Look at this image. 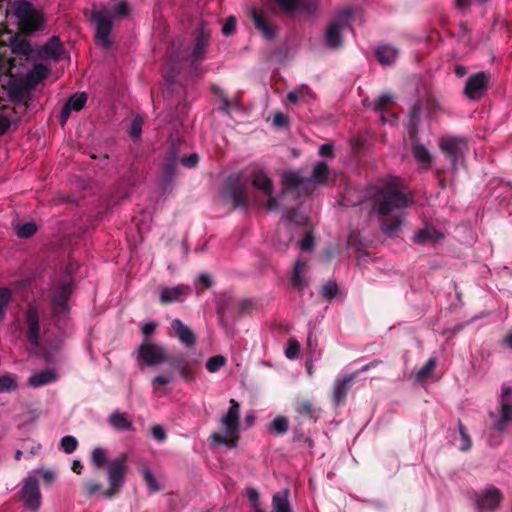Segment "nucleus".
<instances>
[{
	"mask_svg": "<svg viewBox=\"0 0 512 512\" xmlns=\"http://www.w3.org/2000/svg\"><path fill=\"white\" fill-rule=\"evenodd\" d=\"M7 40L14 56L6 58L0 55V103L6 99L20 103L50 71L46 65L37 63V59L56 60L63 49L56 36L42 47L33 48L22 35L0 32V46L6 45Z\"/></svg>",
	"mask_w": 512,
	"mask_h": 512,
	"instance_id": "f257e3e1",
	"label": "nucleus"
},
{
	"mask_svg": "<svg viewBox=\"0 0 512 512\" xmlns=\"http://www.w3.org/2000/svg\"><path fill=\"white\" fill-rule=\"evenodd\" d=\"M373 205L380 217L382 230L392 234L403 223V211L410 202L395 184H388L374 191Z\"/></svg>",
	"mask_w": 512,
	"mask_h": 512,
	"instance_id": "f03ea898",
	"label": "nucleus"
},
{
	"mask_svg": "<svg viewBox=\"0 0 512 512\" xmlns=\"http://www.w3.org/2000/svg\"><path fill=\"white\" fill-rule=\"evenodd\" d=\"M113 8H104L94 10L92 13L93 20L96 25L95 38L97 44L103 48H108L111 44L110 32L114 22L125 18L129 9L124 0H113Z\"/></svg>",
	"mask_w": 512,
	"mask_h": 512,
	"instance_id": "7ed1b4c3",
	"label": "nucleus"
},
{
	"mask_svg": "<svg viewBox=\"0 0 512 512\" xmlns=\"http://www.w3.org/2000/svg\"><path fill=\"white\" fill-rule=\"evenodd\" d=\"M330 176V171L324 162H319L314 166L310 179H304L298 172L288 171L283 174L284 194H292L296 199L302 191H307L310 187L325 184Z\"/></svg>",
	"mask_w": 512,
	"mask_h": 512,
	"instance_id": "20e7f679",
	"label": "nucleus"
},
{
	"mask_svg": "<svg viewBox=\"0 0 512 512\" xmlns=\"http://www.w3.org/2000/svg\"><path fill=\"white\" fill-rule=\"evenodd\" d=\"M240 405L235 399L230 400V407L221 418L223 434L213 433L211 438L218 444L235 447L239 438Z\"/></svg>",
	"mask_w": 512,
	"mask_h": 512,
	"instance_id": "39448f33",
	"label": "nucleus"
},
{
	"mask_svg": "<svg viewBox=\"0 0 512 512\" xmlns=\"http://www.w3.org/2000/svg\"><path fill=\"white\" fill-rule=\"evenodd\" d=\"M12 14L17 19V25L22 31H36L43 24L42 14L26 0L16 1L12 6Z\"/></svg>",
	"mask_w": 512,
	"mask_h": 512,
	"instance_id": "423d86ee",
	"label": "nucleus"
},
{
	"mask_svg": "<svg viewBox=\"0 0 512 512\" xmlns=\"http://www.w3.org/2000/svg\"><path fill=\"white\" fill-rule=\"evenodd\" d=\"M352 18L353 10L351 8L343 9L337 13L324 33V42L328 48L336 49L341 46L343 32L350 29Z\"/></svg>",
	"mask_w": 512,
	"mask_h": 512,
	"instance_id": "0eeeda50",
	"label": "nucleus"
},
{
	"mask_svg": "<svg viewBox=\"0 0 512 512\" xmlns=\"http://www.w3.org/2000/svg\"><path fill=\"white\" fill-rule=\"evenodd\" d=\"M253 186L268 197L266 202V209L269 211H276L284 205V200L287 197L292 198V194H284V191L279 197H273V184L270 177L263 171H258L251 176Z\"/></svg>",
	"mask_w": 512,
	"mask_h": 512,
	"instance_id": "6e6552de",
	"label": "nucleus"
},
{
	"mask_svg": "<svg viewBox=\"0 0 512 512\" xmlns=\"http://www.w3.org/2000/svg\"><path fill=\"white\" fill-rule=\"evenodd\" d=\"M128 466L124 457H119L111 460L107 467V476L109 482V489L103 492L106 498H112L118 489L124 484L125 474Z\"/></svg>",
	"mask_w": 512,
	"mask_h": 512,
	"instance_id": "1a4fd4ad",
	"label": "nucleus"
},
{
	"mask_svg": "<svg viewBox=\"0 0 512 512\" xmlns=\"http://www.w3.org/2000/svg\"><path fill=\"white\" fill-rule=\"evenodd\" d=\"M20 497L24 506L32 512H36L40 508L41 493L35 476H28L24 479Z\"/></svg>",
	"mask_w": 512,
	"mask_h": 512,
	"instance_id": "9d476101",
	"label": "nucleus"
},
{
	"mask_svg": "<svg viewBox=\"0 0 512 512\" xmlns=\"http://www.w3.org/2000/svg\"><path fill=\"white\" fill-rule=\"evenodd\" d=\"M226 193L236 207H245L250 203L247 185L241 175L229 177Z\"/></svg>",
	"mask_w": 512,
	"mask_h": 512,
	"instance_id": "9b49d317",
	"label": "nucleus"
},
{
	"mask_svg": "<svg viewBox=\"0 0 512 512\" xmlns=\"http://www.w3.org/2000/svg\"><path fill=\"white\" fill-rule=\"evenodd\" d=\"M502 501V493L496 487H488L476 498L475 504L478 512H492Z\"/></svg>",
	"mask_w": 512,
	"mask_h": 512,
	"instance_id": "f8f14e48",
	"label": "nucleus"
},
{
	"mask_svg": "<svg viewBox=\"0 0 512 512\" xmlns=\"http://www.w3.org/2000/svg\"><path fill=\"white\" fill-rule=\"evenodd\" d=\"M439 146L453 164H456L467 150L466 141L457 137H442Z\"/></svg>",
	"mask_w": 512,
	"mask_h": 512,
	"instance_id": "ddd939ff",
	"label": "nucleus"
},
{
	"mask_svg": "<svg viewBox=\"0 0 512 512\" xmlns=\"http://www.w3.org/2000/svg\"><path fill=\"white\" fill-rule=\"evenodd\" d=\"M139 357L148 365H159L166 361V355L160 346L145 339L138 349Z\"/></svg>",
	"mask_w": 512,
	"mask_h": 512,
	"instance_id": "4468645a",
	"label": "nucleus"
},
{
	"mask_svg": "<svg viewBox=\"0 0 512 512\" xmlns=\"http://www.w3.org/2000/svg\"><path fill=\"white\" fill-rule=\"evenodd\" d=\"M26 322L28 326V339L34 348H40V334H39V315L37 309L30 305L27 314Z\"/></svg>",
	"mask_w": 512,
	"mask_h": 512,
	"instance_id": "2eb2a0df",
	"label": "nucleus"
},
{
	"mask_svg": "<svg viewBox=\"0 0 512 512\" xmlns=\"http://www.w3.org/2000/svg\"><path fill=\"white\" fill-rule=\"evenodd\" d=\"M486 84L487 78L485 73H476L468 78L465 86V94L470 99H477L483 94Z\"/></svg>",
	"mask_w": 512,
	"mask_h": 512,
	"instance_id": "dca6fc26",
	"label": "nucleus"
},
{
	"mask_svg": "<svg viewBox=\"0 0 512 512\" xmlns=\"http://www.w3.org/2000/svg\"><path fill=\"white\" fill-rule=\"evenodd\" d=\"M190 292L187 285H177L174 287H163L160 291V301L163 304L183 301L184 297Z\"/></svg>",
	"mask_w": 512,
	"mask_h": 512,
	"instance_id": "f3484780",
	"label": "nucleus"
},
{
	"mask_svg": "<svg viewBox=\"0 0 512 512\" xmlns=\"http://www.w3.org/2000/svg\"><path fill=\"white\" fill-rule=\"evenodd\" d=\"M171 327L181 343L187 347H193L196 344L195 334L180 319H174L171 323Z\"/></svg>",
	"mask_w": 512,
	"mask_h": 512,
	"instance_id": "a211bd4d",
	"label": "nucleus"
},
{
	"mask_svg": "<svg viewBox=\"0 0 512 512\" xmlns=\"http://www.w3.org/2000/svg\"><path fill=\"white\" fill-rule=\"evenodd\" d=\"M87 101L85 93L75 94L66 102L61 111V124L64 125L69 118L71 111H80Z\"/></svg>",
	"mask_w": 512,
	"mask_h": 512,
	"instance_id": "6ab92c4d",
	"label": "nucleus"
},
{
	"mask_svg": "<svg viewBox=\"0 0 512 512\" xmlns=\"http://www.w3.org/2000/svg\"><path fill=\"white\" fill-rule=\"evenodd\" d=\"M512 396V389L510 387H503L501 394L502 418L496 423V429L502 431L505 423L512 419V406H510V397Z\"/></svg>",
	"mask_w": 512,
	"mask_h": 512,
	"instance_id": "aec40b11",
	"label": "nucleus"
},
{
	"mask_svg": "<svg viewBox=\"0 0 512 512\" xmlns=\"http://www.w3.org/2000/svg\"><path fill=\"white\" fill-rule=\"evenodd\" d=\"M251 16L256 28L263 34L267 39H272L275 36V28L270 25L265 16L260 13L257 9H251Z\"/></svg>",
	"mask_w": 512,
	"mask_h": 512,
	"instance_id": "412c9836",
	"label": "nucleus"
},
{
	"mask_svg": "<svg viewBox=\"0 0 512 512\" xmlns=\"http://www.w3.org/2000/svg\"><path fill=\"white\" fill-rule=\"evenodd\" d=\"M353 380V375H347L342 379H338L334 385L333 400L336 405H339L345 399Z\"/></svg>",
	"mask_w": 512,
	"mask_h": 512,
	"instance_id": "4be33fe9",
	"label": "nucleus"
},
{
	"mask_svg": "<svg viewBox=\"0 0 512 512\" xmlns=\"http://www.w3.org/2000/svg\"><path fill=\"white\" fill-rule=\"evenodd\" d=\"M376 56L382 65H391L398 56V50L388 44H381L376 49Z\"/></svg>",
	"mask_w": 512,
	"mask_h": 512,
	"instance_id": "5701e85b",
	"label": "nucleus"
},
{
	"mask_svg": "<svg viewBox=\"0 0 512 512\" xmlns=\"http://www.w3.org/2000/svg\"><path fill=\"white\" fill-rule=\"evenodd\" d=\"M57 380V374L50 369L33 374L28 383L32 387H41Z\"/></svg>",
	"mask_w": 512,
	"mask_h": 512,
	"instance_id": "b1692460",
	"label": "nucleus"
},
{
	"mask_svg": "<svg viewBox=\"0 0 512 512\" xmlns=\"http://www.w3.org/2000/svg\"><path fill=\"white\" fill-rule=\"evenodd\" d=\"M412 152L415 160L422 168H430L433 156L423 144H415L412 148Z\"/></svg>",
	"mask_w": 512,
	"mask_h": 512,
	"instance_id": "393cba45",
	"label": "nucleus"
},
{
	"mask_svg": "<svg viewBox=\"0 0 512 512\" xmlns=\"http://www.w3.org/2000/svg\"><path fill=\"white\" fill-rule=\"evenodd\" d=\"M288 497V490L275 493L272 497V512H291Z\"/></svg>",
	"mask_w": 512,
	"mask_h": 512,
	"instance_id": "a878e982",
	"label": "nucleus"
},
{
	"mask_svg": "<svg viewBox=\"0 0 512 512\" xmlns=\"http://www.w3.org/2000/svg\"><path fill=\"white\" fill-rule=\"evenodd\" d=\"M70 292V286L66 285L58 295L54 296L53 309L56 314H64L67 311V301Z\"/></svg>",
	"mask_w": 512,
	"mask_h": 512,
	"instance_id": "bb28decb",
	"label": "nucleus"
},
{
	"mask_svg": "<svg viewBox=\"0 0 512 512\" xmlns=\"http://www.w3.org/2000/svg\"><path fill=\"white\" fill-rule=\"evenodd\" d=\"M306 267H307L306 261L297 260L295 263V266H294V269L292 272L291 282H292V285L297 289H301L305 284L304 273H305Z\"/></svg>",
	"mask_w": 512,
	"mask_h": 512,
	"instance_id": "cd10ccee",
	"label": "nucleus"
},
{
	"mask_svg": "<svg viewBox=\"0 0 512 512\" xmlns=\"http://www.w3.org/2000/svg\"><path fill=\"white\" fill-rule=\"evenodd\" d=\"M287 98L292 103L307 102L313 98V95L306 85H302L299 88L289 92Z\"/></svg>",
	"mask_w": 512,
	"mask_h": 512,
	"instance_id": "c85d7f7f",
	"label": "nucleus"
},
{
	"mask_svg": "<svg viewBox=\"0 0 512 512\" xmlns=\"http://www.w3.org/2000/svg\"><path fill=\"white\" fill-rule=\"evenodd\" d=\"M443 235L438 232L436 229L432 227H426L422 230H420L415 236H414V242L416 243H424L426 241H433L436 242L439 239H441Z\"/></svg>",
	"mask_w": 512,
	"mask_h": 512,
	"instance_id": "c756f323",
	"label": "nucleus"
},
{
	"mask_svg": "<svg viewBox=\"0 0 512 512\" xmlns=\"http://www.w3.org/2000/svg\"><path fill=\"white\" fill-rule=\"evenodd\" d=\"M108 421L116 430H129L132 427V422L127 419L126 415L118 411L112 413Z\"/></svg>",
	"mask_w": 512,
	"mask_h": 512,
	"instance_id": "7c9ffc66",
	"label": "nucleus"
},
{
	"mask_svg": "<svg viewBox=\"0 0 512 512\" xmlns=\"http://www.w3.org/2000/svg\"><path fill=\"white\" fill-rule=\"evenodd\" d=\"M18 386V378L14 374L5 373L0 375V393H9Z\"/></svg>",
	"mask_w": 512,
	"mask_h": 512,
	"instance_id": "2f4dec72",
	"label": "nucleus"
},
{
	"mask_svg": "<svg viewBox=\"0 0 512 512\" xmlns=\"http://www.w3.org/2000/svg\"><path fill=\"white\" fill-rule=\"evenodd\" d=\"M206 47H207V38L202 34L196 39L194 49L192 52L193 59L194 60L201 59L206 53Z\"/></svg>",
	"mask_w": 512,
	"mask_h": 512,
	"instance_id": "473e14b6",
	"label": "nucleus"
},
{
	"mask_svg": "<svg viewBox=\"0 0 512 512\" xmlns=\"http://www.w3.org/2000/svg\"><path fill=\"white\" fill-rule=\"evenodd\" d=\"M2 108L3 112L0 113V136L8 131L12 123L10 116V108L5 104L2 105Z\"/></svg>",
	"mask_w": 512,
	"mask_h": 512,
	"instance_id": "72a5a7b5",
	"label": "nucleus"
},
{
	"mask_svg": "<svg viewBox=\"0 0 512 512\" xmlns=\"http://www.w3.org/2000/svg\"><path fill=\"white\" fill-rule=\"evenodd\" d=\"M37 231V226L33 222L23 223L16 226V234L21 238H28Z\"/></svg>",
	"mask_w": 512,
	"mask_h": 512,
	"instance_id": "f704fd0d",
	"label": "nucleus"
},
{
	"mask_svg": "<svg viewBox=\"0 0 512 512\" xmlns=\"http://www.w3.org/2000/svg\"><path fill=\"white\" fill-rule=\"evenodd\" d=\"M226 364V358L222 355H215L208 359L206 368L209 372L215 373Z\"/></svg>",
	"mask_w": 512,
	"mask_h": 512,
	"instance_id": "c9c22d12",
	"label": "nucleus"
},
{
	"mask_svg": "<svg viewBox=\"0 0 512 512\" xmlns=\"http://www.w3.org/2000/svg\"><path fill=\"white\" fill-rule=\"evenodd\" d=\"M77 446L78 441L74 436H64L60 441L61 449L67 454L73 453L76 450Z\"/></svg>",
	"mask_w": 512,
	"mask_h": 512,
	"instance_id": "e433bc0d",
	"label": "nucleus"
},
{
	"mask_svg": "<svg viewBox=\"0 0 512 512\" xmlns=\"http://www.w3.org/2000/svg\"><path fill=\"white\" fill-rule=\"evenodd\" d=\"M393 99L394 97L390 93H383L373 102V109L375 111H383L392 103Z\"/></svg>",
	"mask_w": 512,
	"mask_h": 512,
	"instance_id": "4c0bfd02",
	"label": "nucleus"
},
{
	"mask_svg": "<svg viewBox=\"0 0 512 512\" xmlns=\"http://www.w3.org/2000/svg\"><path fill=\"white\" fill-rule=\"evenodd\" d=\"M173 380L172 375H158L152 380V388L155 393L162 392L164 387Z\"/></svg>",
	"mask_w": 512,
	"mask_h": 512,
	"instance_id": "58836bf2",
	"label": "nucleus"
},
{
	"mask_svg": "<svg viewBox=\"0 0 512 512\" xmlns=\"http://www.w3.org/2000/svg\"><path fill=\"white\" fill-rule=\"evenodd\" d=\"M11 300V291L7 288H0V321L4 318L6 306Z\"/></svg>",
	"mask_w": 512,
	"mask_h": 512,
	"instance_id": "ea45409f",
	"label": "nucleus"
},
{
	"mask_svg": "<svg viewBox=\"0 0 512 512\" xmlns=\"http://www.w3.org/2000/svg\"><path fill=\"white\" fill-rule=\"evenodd\" d=\"M106 460V451L103 448L97 447L92 451L91 461L97 467L100 468L104 465Z\"/></svg>",
	"mask_w": 512,
	"mask_h": 512,
	"instance_id": "a19ab883",
	"label": "nucleus"
},
{
	"mask_svg": "<svg viewBox=\"0 0 512 512\" xmlns=\"http://www.w3.org/2000/svg\"><path fill=\"white\" fill-rule=\"evenodd\" d=\"M300 354V344L297 340H290L285 350V355L289 359H297Z\"/></svg>",
	"mask_w": 512,
	"mask_h": 512,
	"instance_id": "79ce46f5",
	"label": "nucleus"
},
{
	"mask_svg": "<svg viewBox=\"0 0 512 512\" xmlns=\"http://www.w3.org/2000/svg\"><path fill=\"white\" fill-rule=\"evenodd\" d=\"M436 366V359L434 358H430L426 364L418 370V372L416 373V378L418 380H422L424 378H426L431 372L432 370L435 368Z\"/></svg>",
	"mask_w": 512,
	"mask_h": 512,
	"instance_id": "37998d69",
	"label": "nucleus"
},
{
	"mask_svg": "<svg viewBox=\"0 0 512 512\" xmlns=\"http://www.w3.org/2000/svg\"><path fill=\"white\" fill-rule=\"evenodd\" d=\"M271 427L272 429L279 433V434H283L287 431L288 429V421L285 417L283 416H277L271 423Z\"/></svg>",
	"mask_w": 512,
	"mask_h": 512,
	"instance_id": "c03bdc74",
	"label": "nucleus"
},
{
	"mask_svg": "<svg viewBox=\"0 0 512 512\" xmlns=\"http://www.w3.org/2000/svg\"><path fill=\"white\" fill-rule=\"evenodd\" d=\"M143 118L140 116H136L130 126V136L133 139H138L142 132Z\"/></svg>",
	"mask_w": 512,
	"mask_h": 512,
	"instance_id": "a18cd8bd",
	"label": "nucleus"
},
{
	"mask_svg": "<svg viewBox=\"0 0 512 512\" xmlns=\"http://www.w3.org/2000/svg\"><path fill=\"white\" fill-rule=\"evenodd\" d=\"M273 2L286 12L294 11L300 6V0H273Z\"/></svg>",
	"mask_w": 512,
	"mask_h": 512,
	"instance_id": "49530a36",
	"label": "nucleus"
},
{
	"mask_svg": "<svg viewBox=\"0 0 512 512\" xmlns=\"http://www.w3.org/2000/svg\"><path fill=\"white\" fill-rule=\"evenodd\" d=\"M40 476L42 480L47 484H52L55 480V473L49 469H37L33 471L32 476Z\"/></svg>",
	"mask_w": 512,
	"mask_h": 512,
	"instance_id": "de8ad7c7",
	"label": "nucleus"
},
{
	"mask_svg": "<svg viewBox=\"0 0 512 512\" xmlns=\"http://www.w3.org/2000/svg\"><path fill=\"white\" fill-rule=\"evenodd\" d=\"M143 476H144V480L151 492H156L159 490V485L150 470L145 469L143 471Z\"/></svg>",
	"mask_w": 512,
	"mask_h": 512,
	"instance_id": "09e8293b",
	"label": "nucleus"
},
{
	"mask_svg": "<svg viewBox=\"0 0 512 512\" xmlns=\"http://www.w3.org/2000/svg\"><path fill=\"white\" fill-rule=\"evenodd\" d=\"M459 432H460V439H461L460 450L467 451L471 447V440H470L468 434L464 431V427L461 423H459Z\"/></svg>",
	"mask_w": 512,
	"mask_h": 512,
	"instance_id": "8fccbe9b",
	"label": "nucleus"
},
{
	"mask_svg": "<svg viewBox=\"0 0 512 512\" xmlns=\"http://www.w3.org/2000/svg\"><path fill=\"white\" fill-rule=\"evenodd\" d=\"M337 291H338V287H337V284L334 283V282H328L322 289V294L328 298V299H331L333 298L336 294H337Z\"/></svg>",
	"mask_w": 512,
	"mask_h": 512,
	"instance_id": "3c124183",
	"label": "nucleus"
},
{
	"mask_svg": "<svg viewBox=\"0 0 512 512\" xmlns=\"http://www.w3.org/2000/svg\"><path fill=\"white\" fill-rule=\"evenodd\" d=\"M299 246L302 250L311 251L314 248V238L311 233H307L300 241Z\"/></svg>",
	"mask_w": 512,
	"mask_h": 512,
	"instance_id": "603ef678",
	"label": "nucleus"
},
{
	"mask_svg": "<svg viewBox=\"0 0 512 512\" xmlns=\"http://www.w3.org/2000/svg\"><path fill=\"white\" fill-rule=\"evenodd\" d=\"M248 499L252 508L260 507L259 492L254 488H249L247 491Z\"/></svg>",
	"mask_w": 512,
	"mask_h": 512,
	"instance_id": "864d4df0",
	"label": "nucleus"
},
{
	"mask_svg": "<svg viewBox=\"0 0 512 512\" xmlns=\"http://www.w3.org/2000/svg\"><path fill=\"white\" fill-rule=\"evenodd\" d=\"M235 28H236V19L234 17H229L222 27V32L224 35H230L235 31Z\"/></svg>",
	"mask_w": 512,
	"mask_h": 512,
	"instance_id": "5fc2aeb1",
	"label": "nucleus"
},
{
	"mask_svg": "<svg viewBox=\"0 0 512 512\" xmlns=\"http://www.w3.org/2000/svg\"><path fill=\"white\" fill-rule=\"evenodd\" d=\"M100 489L101 486L98 483L88 482L85 484V494L89 497L99 492Z\"/></svg>",
	"mask_w": 512,
	"mask_h": 512,
	"instance_id": "6e6d98bb",
	"label": "nucleus"
},
{
	"mask_svg": "<svg viewBox=\"0 0 512 512\" xmlns=\"http://www.w3.org/2000/svg\"><path fill=\"white\" fill-rule=\"evenodd\" d=\"M153 437L159 441H163L166 438V433L163 428L159 425H155L151 429Z\"/></svg>",
	"mask_w": 512,
	"mask_h": 512,
	"instance_id": "4d7b16f0",
	"label": "nucleus"
},
{
	"mask_svg": "<svg viewBox=\"0 0 512 512\" xmlns=\"http://www.w3.org/2000/svg\"><path fill=\"white\" fill-rule=\"evenodd\" d=\"M181 162H182V164L184 166L192 168L198 162V155L197 154H191L190 156L182 158Z\"/></svg>",
	"mask_w": 512,
	"mask_h": 512,
	"instance_id": "13d9d810",
	"label": "nucleus"
},
{
	"mask_svg": "<svg viewBox=\"0 0 512 512\" xmlns=\"http://www.w3.org/2000/svg\"><path fill=\"white\" fill-rule=\"evenodd\" d=\"M287 122V118L285 115H283L282 113H277L275 114L274 118H273V124L277 127H280V126H283L285 125Z\"/></svg>",
	"mask_w": 512,
	"mask_h": 512,
	"instance_id": "bf43d9fd",
	"label": "nucleus"
},
{
	"mask_svg": "<svg viewBox=\"0 0 512 512\" xmlns=\"http://www.w3.org/2000/svg\"><path fill=\"white\" fill-rule=\"evenodd\" d=\"M155 328H156V324L153 322H150V323L144 324L142 326L141 330H142L143 334L149 335L154 332Z\"/></svg>",
	"mask_w": 512,
	"mask_h": 512,
	"instance_id": "052dcab7",
	"label": "nucleus"
},
{
	"mask_svg": "<svg viewBox=\"0 0 512 512\" xmlns=\"http://www.w3.org/2000/svg\"><path fill=\"white\" fill-rule=\"evenodd\" d=\"M299 411H300L301 413H305V414L311 415V414H312L313 409H312V406H311V404H310V403L305 402V403H302V404L300 405Z\"/></svg>",
	"mask_w": 512,
	"mask_h": 512,
	"instance_id": "680f3d73",
	"label": "nucleus"
},
{
	"mask_svg": "<svg viewBox=\"0 0 512 512\" xmlns=\"http://www.w3.org/2000/svg\"><path fill=\"white\" fill-rule=\"evenodd\" d=\"M332 152V146L330 144H324L320 147V155L328 156Z\"/></svg>",
	"mask_w": 512,
	"mask_h": 512,
	"instance_id": "e2e57ef3",
	"label": "nucleus"
},
{
	"mask_svg": "<svg viewBox=\"0 0 512 512\" xmlns=\"http://www.w3.org/2000/svg\"><path fill=\"white\" fill-rule=\"evenodd\" d=\"M198 281H199V284H202L203 286H206V287L210 286V284H211V278L207 274L200 275Z\"/></svg>",
	"mask_w": 512,
	"mask_h": 512,
	"instance_id": "0e129e2a",
	"label": "nucleus"
},
{
	"mask_svg": "<svg viewBox=\"0 0 512 512\" xmlns=\"http://www.w3.org/2000/svg\"><path fill=\"white\" fill-rule=\"evenodd\" d=\"M82 468H83V466H82V464H81V462H80V461H78V460H74V461L72 462V467H71V469H72V471H73V472H75V473H77V474H80V473H81V471H82Z\"/></svg>",
	"mask_w": 512,
	"mask_h": 512,
	"instance_id": "69168bd1",
	"label": "nucleus"
},
{
	"mask_svg": "<svg viewBox=\"0 0 512 512\" xmlns=\"http://www.w3.org/2000/svg\"><path fill=\"white\" fill-rule=\"evenodd\" d=\"M468 5H469V1L468 0H456V6L459 9H464Z\"/></svg>",
	"mask_w": 512,
	"mask_h": 512,
	"instance_id": "338daca9",
	"label": "nucleus"
},
{
	"mask_svg": "<svg viewBox=\"0 0 512 512\" xmlns=\"http://www.w3.org/2000/svg\"><path fill=\"white\" fill-rule=\"evenodd\" d=\"M506 343L510 348H512V331L508 333L506 337Z\"/></svg>",
	"mask_w": 512,
	"mask_h": 512,
	"instance_id": "774afa93",
	"label": "nucleus"
}]
</instances>
